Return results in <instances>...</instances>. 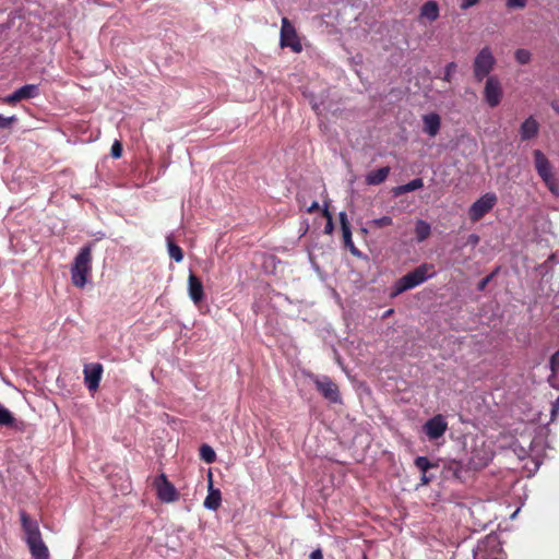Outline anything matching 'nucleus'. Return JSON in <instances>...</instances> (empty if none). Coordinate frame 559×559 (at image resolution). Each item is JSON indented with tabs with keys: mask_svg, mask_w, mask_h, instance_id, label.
I'll list each match as a JSON object with an SVG mask.
<instances>
[{
	"mask_svg": "<svg viewBox=\"0 0 559 559\" xmlns=\"http://www.w3.org/2000/svg\"><path fill=\"white\" fill-rule=\"evenodd\" d=\"M321 396L332 404H342L338 385L328 376H309Z\"/></svg>",
	"mask_w": 559,
	"mask_h": 559,
	"instance_id": "nucleus-5",
	"label": "nucleus"
},
{
	"mask_svg": "<svg viewBox=\"0 0 559 559\" xmlns=\"http://www.w3.org/2000/svg\"><path fill=\"white\" fill-rule=\"evenodd\" d=\"M188 293L191 300L199 305L204 298V289L201 280L192 272L188 277Z\"/></svg>",
	"mask_w": 559,
	"mask_h": 559,
	"instance_id": "nucleus-14",
	"label": "nucleus"
},
{
	"mask_svg": "<svg viewBox=\"0 0 559 559\" xmlns=\"http://www.w3.org/2000/svg\"><path fill=\"white\" fill-rule=\"evenodd\" d=\"M468 242L476 246L479 242V237L475 234L469 235Z\"/></svg>",
	"mask_w": 559,
	"mask_h": 559,
	"instance_id": "nucleus-40",
	"label": "nucleus"
},
{
	"mask_svg": "<svg viewBox=\"0 0 559 559\" xmlns=\"http://www.w3.org/2000/svg\"><path fill=\"white\" fill-rule=\"evenodd\" d=\"M92 273V247L81 248L71 267V281L75 287L83 288Z\"/></svg>",
	"mask_w": 559,
	"mask_h": 559,
	"instance_id": "nucleus-3",
	"label": "nucleus"
},
{
	"mask_svg": "<svg viewBox=\"0 0 559 559\" xmlns=\"http://www.w3.org/2000/svg\"><path fill=\"white\" fill-rule=\"evenodd\" d=\"M20 519L32 558L48 559L49 550L41 538L38 522L33 520L24 510L20 511Z\"/></svg>",
	"mask_w": 559,
	"mask_h": 559,
	"instance_id": "nucleus-1",
	"label": "nucleus"
},
{
	"mask_svg": "<svg viewBox=\"0 0 559 559\" xmlns=\"http://www.w3.org/2000/svg\"><path fill=\"white\" fill-rule=\"evenodd\" d=\"M457 64L450 62L445 66L443 81L451 82L453 74L455 73Z\"/></svg>",
	"mask_w": 559,
	"mask_h": 559,
	"instance_id": "nucleus-28",
	"label": "nucleus"
},
{
	"mask_svg": "<svg viewBox=\"0 0 559 559\" xmlns=\"http://www.w3.org/2000/svg\"><path fill=\"white\" fill-rule=\"evenodd\" d=\"M432 479H433L432 475H429L428 473H421L420 485L426 486V485L430 484L432 481Z\"/></svg>",
	"mask_w": 559,
	"mask_h": 559,
	"instance_id": "nucleus-37",
	"label": "nucleus"
},
{
	"mask_svg": "<svg viewBox=\"0 0 559 559\" xmlns=\"http://www.w3.org/2000/svg\"><path fill=\"white\" fill-rule=\"evenodd\" d=\"M123 147L120 141L116 140L110 148V155L114 158H120L122 156Z\"/></svg>",
	"mask_w": 559,
	"mask_h": 559,
	"instance_id": "nucleus-30",
	"label": "nucleus"
},
{
	"mask_svg": "<svg viewBox=\"0 0 559 559\" xmlns=\"http://www.w3.org/2000/svg\"><path fill=\"white\" fill-rule=\"evenodd\" d=\"M423 187H424L423 179L421 178H416V179H413V180H411L409 182H407L405 185L397 186V187L393 188V194L396 195V197L397 195H402V194L415 191L417 189H420Z\"/></svg>",
	"mask_w": 559,
	"mask_h": 559,
	"instance_id": "nucleus-20",
	"label": "nucleus"
},
{
	"mask_svg": "<svg viewBox=\"0 0 559 559\" xmlns=\"http://www.w3.org/2000/svg\"><path fill=\"white\" fill-rule=\"evenodd\" d=\"M527 0H506V5L508 9H519L522 10L526 7Z\"/></svg>",
	"mask_w": 559,
	"mask_h": 559,
	"instance_id": "nucleus-31",
	"label": "nucleus"
},
{
	"mask_svg": "<svg viewBox=\"0 0 559 559\" xmlns=\"http://www.w3.org/2000/svg\"><path fill=\"white\" fill-rule=\"evenodd\" d=\"M392 224H393V219L390 216H382L380 218H376L372 221V225L378 228L391 226Z\"/></svg>",
	"mask_w": 559,
	"mask_h": 559,
	"instance_id": "nucleus-29",
	"label": "nucleus"
},
{
	"mask_svg": "<svg viewBox=\"0 0 559 559\" xmlns=\"http://www.w3.org/2000/svg\"><path fill=\"white\" fill-rule=\"evenodd\" d=\"M496 59L489 47H484L475 57L473 64L474 76L477 82H481L488 78L489 73L493 70Z\"/></svg>",
	"mask_w": 559,
	"mask_h": 559,
	"instance_id": "nucleus-6",
	"label": "nucleus"
},
{
	"mask_svg": "<svg viewBox=\"0 0 559 559\" xmlns=\"http://www.w3.org/2000/svg\"><path fill=\"white\" fill-rule=\"evenodd\" d=\"M14 421V417L11 412L0 404V425L11 426Z\"/></svg>",
	"mask_w": 559,
	"mask_h": 559,
	"instance_id": "nucleus-26",
	"label": "nucleus"
},
{
	"mask_svg": "<svg viewBox=\"0 0 559 559\" xmlns=\"http://www.w3.org/2000/svg\"><path fill=\"white\" fill-rule=\"evenodd\" d=\"M414 464L421 473H428L429 469L438 467V463L431 462L427 456H417Z\"/></svg>",
	"mask_w": 559,
	"mask_h": 559,
	"instance_id": "nucleus-24",
	"label": "nucleus"
},
{
	"mask_svg": "<svg viewBox=\"0 0 559 559\" xmlns=\"http://www.w3.org/2000/svg\"><path fill=\"white\" fill-rule=\"evenodd\" d=\"M495 276V273H490L489 275H487L486 277H484L477 285V289L479 292H483L486 286L488 285V283L492 280V277Z\"/></svg>",
	"mask_w": 559,
	"mask_h": 559,
	"instance_id": "nucleus-35",
	"label": "nucleus"
},
{
	"mask_svg": "<svg viewBox=\"0 0 559 559\" xmlns=\"http://www.w3.org/2000/svg\"><path fill=\"white\" fill-rule=\"evenodd\" d=\"M514 57L520 64H526L531 61V52L526 49H518Z\"/></svg>",
	"mask_w": 559,
	"mask_h": 559,
	"instance_id": "nucleus-27",
	"label": "nucleus"
},
{
	"mask_svg": "<svg viewBox=\"0 0 559 559\" xmlns=\"http://www.w3.org/2000/svg\"><path fill=\"white\" fill-rule=\"evenodd\" d=\"M323 216H325L328 219L326 225H325V233L330 234L333 230V223H332V216L328 209L323 210Z\"/></svg>",
	"mask_w": 559,
	"mask_h": 559,
	"instance_id": "nucleus-34",
	"label": "nucleus"
},
{
	"mask_svg": "<svg viewBox=\"0 0 559 559\" xmlns=\"http://www.w3.org/2000/svg\"><path fill=\"white\" fill-rule=\"evenodd\" d=\"M479 1L480 0H462L460 3V9L467 10V9L476 5L477 3H479Z\"/></svg>",
	"mask_w": 559,
	"mask_h": 559,
	"instance_id": "nucleus-36",
	"label": "nucleus"
},
{
	"mask_svg": "<svg viewBox=\"0 0 559 559\" xmlns=\"http://www.w3.org/2000/svg\"><path fill=\"white\" fill-rule=\"evenodd\" d=\"M539 124L534 117H528L520 127V135L522 141H528L538 134Z\"/></svg>",
	"mask_w": 559,
	"mask_h": 559,
	"instance_id": "nucleus-15",
	"label": "nucleus"
},
{
	"mask_svg": "<svg viewBox=\"0 0 559 559\" xmlns=\"http://www.w3.org/2000/svg\"><path fill=\"white\" fill-rule=\"evenodd\" d=\"M16 121L17 118L15 116L3 117L0 115V129H9Z\"/></svg>",
	"mask_w": 559,
	"mask_h": 559,
	"instance_id": "nucleus-32",
	"label": "nucleus"
},
{
	"mask_svg": "<svg viewBox=\"0 0 559 559\" xmlns=\"http://www.w3.org/2000/svg\"><path fill=\"white\" fill-rule=\"evenodd\" d=\"M348 249L353 255H355V257L361 255V252L357 249V247L355 245L349 246Z\"/></svg>",
	"mask_w": 559,
	"mask_h": 559,
	"instance_id": "nucleus-42",
	"label": "nucleus"
},
{
	"mask_svg": "<svg viewBox=\"0 0 559 559\" xmlns=\"http://www.w3.org/2000/svg\"><path fill=\"white\" fill-rule=\"evenodd\" d=\"M390 174V167H381L377 170H372L366 176V183L370 186H378L382 183Z\"/></svg>",
	"mask_w": 559,
	"mask_h": 559,
	"instance_id": "nucleus-18",
	"label": "nucleus"
},
{
	"mask_svg": "<svg viewBox=\"0 0 559 559\" xmlns=\"http://www.w3.org/2000/svg\"><path fill=\"white\" fill-rule=\"evenodd\" d=\"M534 167L538 176L551 192L552 195L559 197V182L552 170V165L547 156L540 151L535 150L533 152Z\"/></svg>",
	"mask_w": 559,
	"mask_h": 559,
	"instance_id": "nucleus-4",
	"label": "nucleus"
},
{
	"mask_svg": "<svg viewBox=\"0 0 559 559\" xmlns=\"http://www.w3.org/2000/svg\"><path fill=\"white\" fill-rule=\"evenodd\" d=\"M340 222H341L344 246L346 248H348L349 246L354 245V242L352 239L350 225H349V222L347 219V215L345 212L340 213Z\"/></svg>",
	"mask_w": 559,
	"mask_h": 559,
	"instance_id": "nucleus-22",
	"label": "nucleus"
},
{
	"mask_svg": "<svg viewBox=\"0 0 559 559\" xmlns=\"http://www.w3.org/2000/svg\"><path fill=\"white\" fill-rule=\"evenodd\" d=\"M280 44L281 47H289L294 52L297 53L302 50V46L297 35L296 28L287 17L282 19Z\"/></svg>",
	"mask_w": 559,
	"mask_h": 559,
	"instance_id": "nucleus-8",
	"label": "nucleus"
},
{
	"mask_svg": "<svg viewBox=\"0 0 559 559\" xmlns=\"http://www.w3.org/2000/svg\"><path fill=\"white\" fill-rule=\"evenodd\" d=\"M550 369L552 373H557L559 371V350L554 353V355L550 358Z\"/></svg>",
	"mask_w": 559,
	"mask_h": 559,
	"instance_id": "nucleus-33",
	"label": "nucleus"
},
{
	"mask_svg": "<svg viewBox=\"0 0 559 559\" xmlns=\"http://www.w3.org/2000/svg\"><path fill=\"white\" fill-rule=\"evenodd\" d=\"M424 131L430 136H436L440 130L441 120L438 114H428L423 117Z\"/></svg>",
	"mask_w": 559,
	"mask_h": 559,
	"instance_id": "nucleus-17",
	"label": "nucleus"
},
{
	"mask_svg": "<svg viewBox=\"0 0 559 559\" xmlns=\"http://www.w3.org/2000/svg\"><path fill=\"white\" fill-rule=\"evenodd\" d=\"M448 430V423L445 418L438 414L426 421L424 431L429 440H437L441 438Z\"/></svg>",
	"mask_w": 559,
	"mask_h": 559,
	"instance_id": "nucleus-11",
	"label": "nucleus"
},
{
	"mask_svg": "<svg viewBox=\"0 0 559 559\" xmlns=\"http://www.w3.org/2000/svg\"><path fill=\"white\" fill-rule=\"evenodd\" d=\"M209 477H210L209 493L204 500V507L209 510L216 511L221 506V500H222L221 491H219V489L213 488L211 473L209 474Z\"/></svg>",
	"mask_w": 559,
	"mask_h": 559,
	"instance_id": "nucleus-16",
	"label": "nucleus"
},
{
	"mask_svg": "<svg viewBox=\"0 0 559 559\" xmlns=\"http://www.w3.org/2000/svg\"><path fill=\"white\" fill-rule=\"evenodd\" d=\"M420 17L435 22L439 17V5L435 0L425 2L420 8Z\"/></svg>",
	"mask_w": 559,
	"mask_h": 559,
	"instance_id": "nucleus-19",
	"label": "nucleus"
},
{
	"mask_svg": "<svg viewBox=\"0 0 559 559\" xmlns=\"http://www.w3.org/2000/svg\"><path fill=\"white\" fill-rule=\"evenodd\" d=\"M156 493L163 502H174L178 499V492L175 486L167 479L165 474H160L154 481Z\"/></svg>",
	"mask_w": 559,
	"mask_h": 559,
	"instance_id": "nucleus-10",
	"label": "nucleus"
},
{
	"mask_svg": "<svg viewBox=\"0 0 559 559\" xmlns=\"http://www.w3.org/2000/svg\"><path fill=\"white\" fill-rule=\"evenodd\" d=\"M348 249L353 255H355V257L361 255V252L357 249V247L355 245L349 246Z\"/></svg>",
	"mask_w": 559,
	"mask_h": 559,
	"instance_id": "nucleus-41",
	"label": "nucleus"
},
{
	"mask_svg": "<svg viewBox=\"0 0 559 559\" xmlns=\"http://www.w3.org/2000/svg\"><path fill=\"white\" fill-rule=\"evenodd\" d=\"M431 235V226L424 219H417L415 224V236L418 242H423Z\"/></svg>",
	"mask_w": 559,
	"mask_h": 559,
	"instance_id": "nucleus-21",
	"label": "nucleus"
},
{
	"mask_svg": "<svg viewBox=\"0 0 559 559\" xmlns=\"http://www.w3.org/2000/svg\"><path fill=\"white\" fill-rule=\"evenodd\" d=\"M497 195L488 192L476 200L468 210V217L472 222L480 221L497 204Z\"/></svg>",
	"mask_w": 559,
	"mask_h": 559,
	"instance_id": "nucleus-7",
	"label": "nucleus"
},
{
	"mask_svg": "<svg viewBox=\"0 0 559 559\" xmlns=\"http://www.w3.org/2000/svg\"><path fill=\"white\" fill-rule=\"evenodd\" d=\"M319 209H320L319 202L318 201H313L311 203V205L307 209V212L308 213H313V212H317Z\"/></svg>",
	"mask_w": 559,
	"mask_h": 559,
	"instance_id": "nucleus-39",
	"label": "nucleus"
},
{
	"mask_svg": "<svg viewBox=\"0 0 559 559\" xmlns=\"http://www.w3.org/2000/svg\"><path fill=\"white\" fill-rule=\"evenodd\" d=\"M39 95V87L36 84H26L16 91H14L12 94L8 95L4 98V102L9 105H15L16 103L34 98Z\"/></svg>",
	"mask_w": 559,
	"mask_h": 559,
	"instance_id": "nucleus-13",
	"label": "nucleus"
},
{
	"mask_svg": "<svg viewBox=\"0 0 559 559\" xmlns=\"http://www.w3.org/2000/svg\"><path fill=\"white\" fill-rule=\"evenodd\" d=\"M435 274L436 272L433 264L423 263L396 281L392 295L396 296L406 290H409L423 284L428 278H431Z\"/></svg>",
	"mask_w": 559,
	"mask_h": 559,
	"instance_id": "nucleus-2",
	"label": "nucleus"
},
{
	"mask_svg": "<svg viewBox=\"0 0 559 559\" xmlns=\"http://www.w3.org/2000/svg\"><path fill=\"white\" fill-rule=\"evenodd\" d=\"M200 456L206 463H213L216 459L215 451L207 444L200 447Z\"/></svg>",
	"mask_w": 559,
	"mask_h": 559,
	"instance_id": "nucleus-25",
	"label": "nucleus"
},
{
	"mask_svg": "<svg viewBox=\"0 0 559 559\" xmlns=\"http://www.w3.org/2000/svg\"><path fill=\"white\" fill-rule=\"evenodd\" d=\"M503 91L500 80L496 76H488L484 87V99L489 107H497L502 99Z\"/></svg>",
	"mask_w": 559,
	"mask_h": 559,
	"instance_id": "nucleus-9",
	"label": "nucleus"
},
{
	"mask_svg": "<svg viewBox=\"0 0 559 559\" xmlns=\"http://www.w3.org/2000/svg\"><path fill=\"white\" fill-rule=\"evenodd\" d=\"M310 559H323V554H322V550L320 548L313 550L311 554H310Z\"/></svg>",
	"mask_w": 559,
	"mask_h": 559,
	"instance_id": "nucleus-38",
	"label": "nucleus"
},
{
	"mask_svg": "<svg viewBox=\"0 0 559 559\" xmlns=\"http://www.w3.org/2000/svg\"><path fill=\"white\" fill-rule=\"evenodd\" d=\"M167 248L169 257L174 259L176 262L179 263L183 260L182 249L178 245H176L170 237H167Z\"/></svg>",
	"mask_w": 559,
	"mask_h": 559,
	"instance_id": "nucleus-23",
	"label": "nucleus"
},
{
	"mask_svg": "<svg viewBox=\"0 0 559 559\" xmlns=\"http://www.w3.org/2000/svg\"><path fill=\"white\" fill-rule=\"evenodd\" d=\"M84 383L90 391H96L103 376V366L98 362L87 364L83 369Z\"/></svg>",
	"mask_w": 559,
	"mask_h": 559,
	"instance_id": "nucleus-12",
	"label": "nucleus"
}]
</instances>
